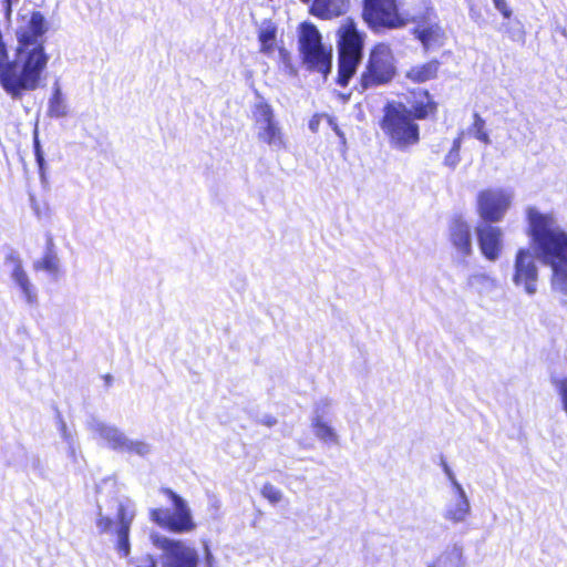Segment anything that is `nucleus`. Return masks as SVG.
<instances>
[{"instance_id":"13","label":"nucleus","mask_w":567,"mask_h":567,"mask_svg":"<svg viewBox=\"0 0 567 567\" xmlns=\"http://www.w3.org/2000/svg\"><path fill=\"white\" fill-rule=\"evenodd\" d=\"M535 257L528 248H519L514 260L512 281L528 296L536 295L538 290L539 272Z\"/></svg>"},{"instance_id":"35","label":"nucleus","mask_w":567,"mask_h":567,"mask_svg":"<svg viewBox=\"0 0 567 567\" xmlns=\"http://www.w3.org/2000/svg\"><path fill=\"white\" fill-rule=\"evenodd\" d=\"M331 406V402L328 399H321L315 404L312 421H323L324 416L328 414L329 409Z\"/></svg>"},{"instance_id":"19","label":"nucleus","mask_w":567,"mask_h":567,"mask_svg":"<svg viewBox=\"0 0 567 567\" xmlns=\"http://www.w3.org/2000/svg\"><path fill=\"white\" fill-rule=\"evenodd\" d=\"M10 277L16 286L20 289L23 295L25 302L30 306L38 305V292L33 284L30 281L28 274L23 267H17L11 269Z\"/></svg>"},{"instance_id":"50","label":"nucleus","mask_w":567,"mask_h":567,"mask_svg":"<svg viewBox=\"0 0 567 567\" xmlns=\"http://www.w3.org/2000/svg\"><path fill=\"white\" fill-rule=\"evenodd\" d=\"M461 145H462V136L460 135L458 137H456V138L453 141V144H452L451 151H454V152L460 153V151H461Z\"/></svg>"},{"instance_id":"17","label":"nucleus","mask_w":567,"mask_h":567,"mask_svg":"<svg viewBox=\"0 0 567 567\" xmlns=\"http://www.w3.org/2000/svg\"><path fill=\"white\" fill-rule=\"evenodd\" d=\"M350 7V0H313L310 13L317 18L329 20L344 14Z\"/></svg>"},{"instance_id":"51","label":"nucleus","mask_w":567,"mask_h":567,"mask_svg":"<svg viewBox=\"0 0 567 567\" xmlns=\"http://www.w3.org/2000/svg\"><path fill=\"white\" fill-rule=\"evenodd\" d=\"M40 464H41V461H40V457L38 455H32L31 456V465L33 468H40Z\"/></svg>"},{"instance_id":"53","label":"nucleus","mask_w":567,"mask_h":567,"mask_svg":"<svg viewBox=\"0 0 567 567\" xmlns=\"http://www.w3.org/2000/svg\"><path fill=\"white\" fill-rule=\"evenodd\" d=\"M318 125H319V121L316 120V118H312L310 122H309V128L312 131V132H317L318 130Z\"/></svg>"},{"instance_id":"5","label":"nucleus","mask_w":567,"mask_h":567,"mask_svg":"<svg viewBox=\"0 0 567 567\" xmlns=\"http://www.w3.org/2000/svg\"><path fill=\"white\" fill-rule=\"evenodd\" d=\"M322 38L316 25L302 23L299 33V51L303 63L310 71L327 76L332 68V49L322 44Z\"/></svg>"},{"instance_id":"57","label":"nucleus","mask_w":567,"mask_h":567,"mask_svg":"<svg viewBox=\"0 0 567 567\" xmlns=\"http://www.w3.org/2000/svg\"><path fill=\"white\" fill-rule=\"evenodd\" d=\"M302 3H309L311 0H300Z\"/></svg>"},{"instance_id":"29","label":"nucleus","mask_w":567,"mask_h":567,"mask_svg":"<svg viewBox=\"0 0 567 567\" xmlns=\"http://www.w3.org/2000/svg\"><path fill=\"white\" fill-rule=\"evenodd\" d=\"M33 150H34L35 162H37L38 167H39L40 181H41V184L43 186H45L48 184V179H47V163H45V159H44V153L42 151V147H41V144H40L37 131L34 132V136H33Z\"/></svg>"},{"instance_id":"42","label":"nucleus","mask_w":567,"mask_h":567,"mask_svg":"<svg viewBox=\"0 0 567 567\" xmlns=\"http://www.w3.org/2000/svg\"><path fill=\"white\" fill-rule=\"evenodd\" d=\"M136 567H157V561L152 555H146L138 560Z\"/></svg>"},{"instance_id":"10","label":"nucleus","mask_w":567,"mask_h":567,"mask_svg":"<svg viewBox=\"0 0 567 567\" xmlns=\"http://www.w3.org/2000/svg\"><path fill=\"white\" fill-rule=\"evenodd\" d=\"M155 547L162 550L159 557L162 567H197L199 555L194 547L182 540L171 539L166 536L153 534L151 536Z\"/></svg>"},{"instance_id":"15","label":"nucleus","mask_w":567,"mask_h":567,"mask_svg":"<svg viewBox=\"0 0 567 567\" xmlns=\"http://www.w3.org/2000/svg\"><path fill=\"white\" fill-rule=\"evenodd\" d=\"M117 526L115 528L116 534V549L122 557H128L131 553L130 543V530L133 519L135 517L134 505L127 501L126 503H118L117 506Z\"/></svg>"},{"instance_id":"56","label":"nucleus","mask_w":567,"mask_h":567,"mask_svg":"<svg viewBox=\"0 0 567 567\" xmlns=\"http://www.w3.org/2000/svg\"><path fill=\"white\" fill-rule=\"evenodd\" d=\"M205 549H206V556H207V564L209 565L210 564V559L213 558L212 554L209 553V549L207 546H205Z\"/></svg>"},{"instance_id":"9","label":"nucleus","mask_w":567,"mask_h":567,"mask_svg":"<svg viewBox=\"0 0 567 567\" xmlns=\"http://www.w3.org/2000/svg\"><path fill=\"white\" fill-rule=\"evenodd\" d=\"M362 17L374 32L399 29L408 22L400 13L396 0H363Z\"/></svg>"},{"instance_id":"34","label":"nucleus","mask_w":567,"mask_h":567,"mask_svg":"<svg viewBox=\"0 0 567 567\" xmlns=\"http://www.w3.org/2000/svg\"><path fill=\"white\" fill-rule=\"evenodd\" d=\"M485 127V121L480 116L478 113H474V123H473V130H474V136L478 141L491 144V138L488 134L484 130Z\"/></svg>"},{"instance_id":"2","label":"nucleus","mask_w":567,"mask_h":567,"mask_svg":"<svg viewBox=\"0 0 567 567\" xmlns=\"http://www.w3.org/2000/svg\"><path fill=\"white\" fill-rule=\"evenodd\" d=\"M527 220L535 256L551 269L567 265V233L556 219L528 207Z\"/></svg>"},{"instance_id":"23","label":"nucleus","mask_w":567,"mask_h":567,"mask_svg":"<svg viewBox=\"0 0 567 567\" xmlns=\"http://www.w3.org/2000/svg\"><path fill=\"white\" fill-rule=\"evenodd\" d=\"M414 34L419 39L425 50L436 43L443 35L441 27L436 23L414 29Z\"/></svg>"},{"instance_id":"4","label":"nucleus","mask_w":567,"mask_h":567,"mask_svg":"<svg viewBox=\"0 0 567 567\" xmlns=\"http://www.w3.org/2000/svg\"><path fill=\"white\" fill-rule=\"evenodd\" d=\"M337 37V83L344 87L349 84L363 58L365 34L358 30L352 19H347L338 29Z\"/></svg>"},{"instance_id":"32","label":"nucleus","mask_w":567,"mask_h":567,"mask_svg":"<svg viewBox=\"0 0 567 567\" xmlns=\"http://www.w3.org/2000/svg\"><path fill=\"white\" fill-rule=\"evenodd\" d=\"M25 27L41 35H44V33L48 31L45 18L40 11L32 12Z\"/></svg>"},{"instance_id":"38","label":"nucleus","mask_w":567,"mask_h":567,"mask_svg":"<svg viewBox=\"0 0 567 567\" xmlns=\"http://www.w3.org/2000/svg\"><path fill=\"white\" fill-rule=\"evenodd\" d=\"M460 161H461L460 153L450 150L449 153L444 157L443 164L451 169H455V167L458 165Z\"/></svg>"},{"instance_id":"7","label":"nucleus","mask_w":567,"mask_h":567,"mask_svg":"<svg viewBox=\"0 0 567 567\" xmlns=\"http://www.w3.org/2000/svg\"><path fill=\"white\" fill-rule=\"evenodd\" d=\"M251 113L258 141L267 144L272 151L286 148L285 134L275 117L272 106L259 96Z\"/></svg>"},{"instance_id":"55","label":"nucleus","mask_w":567,"mask_h":567,"mask_svg":"<svg viewBox=\"0 0 567 567\" xmlns=\"http://www.w3.org/2000/svg\"><path fill=\"white\" fill-rule=\"evenodd\" d=\"M104 380H105V384L109 386V385H111L113 378H112V375L106 374L104 377Z\"/></svg>"},{"instance_id":"52","label":"nucleus","mask_w":567,"mask_h":567,"mask_svg":"<svg viewBox=\"0 0 567 567\" xmlns=\"http://www.w3.org/2000/svg\"><path fill=\"white\" fill-rule=\"evenodd\" d=\"M19 0H4V4H6V11L8 14L11 13V8H12V4L13 3H17Z\"/></svg>"},{"instance_id":"6","label":"nucleus","mask_w":567,"mask_h":567,"mask_svg":"<svg viewBox=\"0 0 567 567\" xmlns=\"http://www.w3.org/2000/svg\"><path fill=\"white\" fill-rule=\"evenodd\" d=\"M87 429L100 435L107 446L121 453H132L138 456H146L152 447L145 441L131 440L120 427L114 424L105 423L96 416H91L86 422Z\"/></svg>"},{"instance_id":"45","label":"nucleus","mask_w":567,"mask_h":567,"mask_svg":"<svg viewBox=\"0 0 567 567\" xmlns=\"http://www.w3.org/2000/svg\"><path fill=\"white\" fill-rule=\"evenodd\" d=\"M260 423L271 427L277 423V419L272 415L266 414L260 419Z\"/></svg>"},{"instance_id":"28","label":"nucleus","mask_w":567,"mask_h":567,"mask_svg":"<svg viewBox=\"0 0 567 567\" xmlns=\"http://www.w3.org/2000/svg\"><path fill=\"white\" fill-rule=\"evenodd\" d=\"M315 435L324 443H338V435L336 431L327 424L324 421H312L311 422Z\"/></svg>"},{"instance_id":"39","label":"nucleus","mask_w":567,"mask_h":567,"mask_svg":"<svg viewBox=\"0 0 567 567\" xmlns=\"http://www.w3.org/2000/svg\"><path fill=\"white\" fill-rule=\"evenodd\" d=\"M4 264L11 266V269H17V267H23L19 254L14 250H10L4 258Z\"/></svg>"},{"instance_id":"40","label":"nucleus","mask_w":567,"mask_h":567,"mask_svg":"<svg viewBox=\"0 0 567 567\" xmlns=\"http://www.w3.org/2000/svg\"><path fill=\"white\" fill-rule=\"evenodd\" d=\"M492 1H493L494 7L501 12V14L504 17V19L509 20L513 14V11L508 7L506 0H492Z\"/></svg>"},{"instance_id":"1","label":"nucleus","mask_w":567,"mask_h":567,"mask_svg":"<svg viewBox=\"0 0 567 567\" xmlns=\"http://www.w3.org/2000/svg\"><path fill=\"white\" fill-rule=\"evenodd\" d=\"M49 55L41 47L32 49L14 61H8L4 42L0 44V85L12 99H21L24 91L39 86Z\"/></svg>"},{"instance_id":"43","label":"nucleus","mask_w":567,"mask_h":567,"mask_svg":"<svg viewBox=\"0 0 567 567\" xmlns=\"http://www.w3.org/2000/svg\"><path fill=\"white\" fill-rule=\"evenodd\" d=\"M452 484V487L454 489V493H455V497L457 498H468L463 486L458 483V481L456 478H453V481L451 482Z\"/></svg>"},{"instance_id":"31","label":"nucleus","mask_w":567,"mask_h":567,"mask_svg":"<svg viewBox=\"0 0 567 567\" xmlns=\"http://www.w3.org/2000/svg\"><path fill=\"white\" fill-rule=\"evenodd\" d=\"M276 28L268 23L267 25H264L258 34V39L261 43L262 50H270L274 47L275 40H276Z\"/></svg>"},{"instance_id":"54","label":"nucleus","mask_w":567,"mask_h":567,"mask_svg":"<svg viewBox=\"0 0 567 567\" xmlns=\"http://www.w3.org/2000/svg\"><path fill=\"white\" fill-rule=\"evenodd\" d=\"M53 248H54L53 239H52L51 236H49L48 240H47V249H45V251H53Z\"/></svg>"},{"instance_id":"33","label":"nucleus","mask_w":567,"mask_h":567,"mask_svg":"<svg viewBox=\"0 0 567 567\" xmlns=\"http://www.w3.org/2000/svg\"><path fill=\"white\" fill-rule=\"evenodd\" d=\"M435 111H436V103L431 100H429L426 103H419L414 106V110L412 111L413 121L414 120H424L431 113H434Z\"/></svg>"},{"instance_id":"48","label":"nucleus","mask_w":567,"mask_h":567,"mask_svg":"<svg viewBox=\"0 0 567 567\" xmlns=\"http://www.w3.org/2000/svg\"><path fill=\"white\" fill-rule=\"evenodd\" d=\"M56 421H58V426H59V432L60 433L65 431V430H68L66 423L63 420L62 414L58 410H56Z\"/></svg>"},{"instance_id":"3","label":"nucleus","mask_w":567,"mask_h":567,"mask_svg":"<svg viewBox=\"0 0 567 567\" xmlns=\"http://www.w3.org/2000/svg\"><path fill=\"white\" fill-rule=\"evenodd\" d=\"M380 127L394 150L406 152L420 142V126L413 121L412 110L403 103L385 104Z\"/></svg>"},{"instance_id":"16","label":"nucleus","mask_w":567,"mask_h":567,"mask_svg":"<svg viewBox=\"0 0 567 567\" xmlns=\"http://www.w3.org/2000/svg\"><path fill=\"white\" fill-rule=\"evenodd\" d=\"M449 237L461 257L458 262L466 264V258L473 254L472 231L467 221L462 217H454L449 225Z\"/></svg>"},{"instance_id":"14","label":"nucleus","mask_w":567,"mask_h":567,"mask_svg":"<svg viewBox=\"0 0 567 567\" xmlns=\"http://www.w3.org/2000/svg\"><path fill=\"white\" fill-rule=\"evenodd\" d=\"M475 230L482 255L489 261H496L504 247L502 229L493 224H480Z\"/></svg>"},{"instance_id":"22","label":"nucleus","mask_w":567,"mask_h":567,"mask_svg":"<svg viewBox=\"0 0 567 567\" xmlns=\"http://www.w3.org/2000/svg\"><path fill=\"white\" fill-rule=\"evenodd\" d=\"M551 289L559 296V302L567 308V265L551 269Z\"/></svg>"},{"instance_id":"20","label":"nucleus","mask_w":567,"mask_h":567,"mask_svg":"<svg viewBox=\"0 0 567 567\" xmlns=\"http://www.w3.org/2000/svg\"><path fill=\"white\" fill-rule=\"evenodd\" d=\"M470 513L471 505L468 498L454 497V499L446 504L443 517L453 524H460L465 522Z\"/></svg>"},{"instance_id":"21","label":"nucleus","mask_w":567,"mask_h":567,"mask_svg":"<svg viewBox=\"0 0 567 567\" xmlns=\"http://www.w3.org/2000/svg\"><path fill=\"white\" fill-rule=\"evenodd\" d=\"M17 37L19 42L18 56L27 54V52H30L32 49H35L37 47H41L42 51L45 53L44 45L40 41L43 35L37 34L35 31H32L28 27H24L17 32Z\"/></svg>"},{"instance_id":"44","label":"nucleus","mask_w":567,"mask_h":567,"mask_svg":"<svg viewBox=\"0 0 567 567\" xmlns=\"http://www.w3.org/2000/svg\"><path fill=\"white\" fill-rule=\"evenodd\" d=\"M329 123H330V125L332 126V128H333L334 133H336V134L338 135V137L340 138L341 143H342L343 145H346L347 140H346V135H344V133L339 128V126L333 122V120H332V118H329Z\"/></svg>"},{"instance_id":"26","label":"nucleus","mask_w":567,"mask_h":567,"mask_svg":"<svg viewBox=\"0 0 567 567\" xmlns=\"http://www.w3.org/2000/svg\"><path fill=\"white\" fill-rule=\"evenodd\" d=\"M68 113L60 86L56 84L52 96L49 100L48 114L51 117H64Z\"/></svg>"},{"instance_id":"49","label":"nucleus","mask_w":567,"mask_h":567,"mask_svg":"<svg viewBox=\"0 0 567 567\" xmlns=\"http://www.w3.org/2000/svg\"><path fill=\"white\" fill-rule=\"evenodd\" d=\"M60 435L65 443L76 440L75 436L69 430L61 432Z\"/></svg>"},{"instance_id":"25","label":"nucleus","mask_w":567,"mask_h":567,"mask_svg":"<svg viewBox=\"0 0 567 567\" xmlns=\"http://www.w3.org/2000/svg\"><path fill=\"white\" fill-rule=\"evenodd\" d=\"M467 285L478 293H487L496 287V281L485 272H475L468 276Z\"/></svg>"},{"instance_id":"37","label":"nucleus","mask_w":567,"mask_h":567,"mask_svg":"<svg viewBox=\"0 0 567 567\" xmlns=\"http://www.w3.org/2000/svg\"><path fill=\"white\" fill-rule=\"evenodd\" d=\"M95 524L100 534H106L112 530L114 522L110 516L103 515L101 507L99 506Z\"/></svg>"},{"instance_id":"11","label":"nucleus","mask_w":567,"mask_h":567,"mask_svg":"<svg viewBox=\"0 0 567 567\" xmlns=\"http://www.w3.org/2000/svg\"><path fill=\"white\" fill-rule=\"evenodd\" d=\"M395 74L394 58L390 48L378 44L370 53L367 71L361 76L363 89L388 83Z\"/></svg>"},{"instance_id":"27","label":"nucleus","mask_w":567,"mask_h":567,"mask_svg":"<svg viewBox=\"0 0 567 567\" xmlns=\"http://www.w3.org/2000/svg\"><path fill=\"white\" fill-rule=\"evenodd\" d=\"M499 31L506 34L512 41L524 43L525 42V30L520 21H507L501 24Z\"/></svg>"},{"instance_id":"41","label":"nucleus","mask_w":567,"mask_h":567,"mask_svg":"<svg viewBox=\"0 0 567 567\" xmlns=\"http://www.w3.org/2000/svg\"><path fill=\"white\" fill-rule=\"evenodd\" d=\"M66 444V453H68V456L74 462L76 463L78 462V455H76V452H78V449H79V444H78V441L74 440V441H71V442H68L65 443Z\"/></svg>"},{"instance_id":"12","label":"nucleus","mask_w":567,"mask_h":567,"mask_svg":"<svg viewBox=\"0 0 567 567\" xmlns=\"http://www.w3.org/2000/svg\"><path fill=\"white\" fill-rule=\"evenodd\" d=\"M513 200V193L504 188H488L477 194V213L482 224L503 220Z\"/></svg>"},{"instance_id":"18","label":"nucleus","mask_w":567,"mask_h":567,"mask_svg":"<svg viewBox=\"0 0 567 567\" xmlns=\"http://www.w3.org/2000/svg\"><path fill=\"white\" fill-rule=\"evenodd\" d=\"M431 565L435 567H465L463 545L461 543L447 545Z\"/></svg>"},{"instance_id":"8","label":"nucleus","mask_w":567,"mask_h":567,"mask_svg":"<svg viewBox=\"0 0 567 567\" xmlns=\"http://www.w3.org/2000/svg\"><path fill=\"white\" fill-rule=\"evenodd\" d=\"M162 492L172 501L174 512L168 508H154L151 511V519L173 533L182 534L193 530L195 524L186 501L171 488H162Z\"/></svg>"},{"instance_id":"46","label":"nucleus","mask_w":567,"mask_h":567,"mask_svg":"<svg viewBox=\"0 0 567 567\" xmlns=\"http://www.w3.org/2000/svg\"><path fill=\"white\" fill-rule=\"evenodd\" d=\"M442 467H443V471L445 473V475L447 476L449 481L452 482L453 478H456L453 471L451 470V467L449 466V464L442 458Z\"/></svg>"},{"instance_id":"47","label":"nucleus","mask_w":567,"mask_h":567,"mask_svg":"<svg viewBox=\"0 0 567 567\" xmlns=\"http://www.w3.org/2000/svg\"><path fill=\"white\" fill-rule=\"evenodd\" d=\"M56 421H58V426H59V432L60 433L65 431V430H68L66 423L63 420L62 414L58 410H56Z\"/></svg>"},{"instance_id":"24","label":"nucleus","mask_w":567,"mask_h":567,"mask_svg":"<svg viewBox=\"0 0 567 567\" xmlns=\"http://www.w3.org/2000/svg\"><path fill=\"white\" fill-rule=\"evenodd\" d=\"M440 63L436 60L414 66L408 72V78L413 82L423 83L436 76Z\"/></svg>"},{"instance_id":"36","label":"nucleus","mask_w":567,"mask_h":567,"mask_svg":"<svg viewBox=\"0 0 567 567\" xmlns=\"http://www.w3.org/2000/svg\"><path fill=\"white\" fill-rule=\"evenodd\" d=\"M261 494L265 498H267L270 503L277 504L282 498V493L276 486L270 483H267L261 488Z\"/></svg>"},{"instance_id":"30","label":"nucleus","mask_w":567,"mask_h":567,"mask_svg":"<svg viewBox=\"0 0 567 567\" xmlns=\"http://www.w3.org/2000/svg\"><path fill=\"white\" fill-rule=\"evenodd\" d=\"M33 268L55 274L59 269V258L54 251H45L42 259L33 264Z\"/></svg>"},{"instance_id":"58","label":"nucleus","mask_w":567,"mask_h":567,"mask_svg":"<svg viewBox=\"0 0 567 567\" xmlns=\"http://www.w3.org/2000/svg\"><path fill=\"white\" fill-rule=\"evenodd\" d=\"M563 34L567 38V32L566 30L563 31Z\"/></svg>"}]
</instances>
